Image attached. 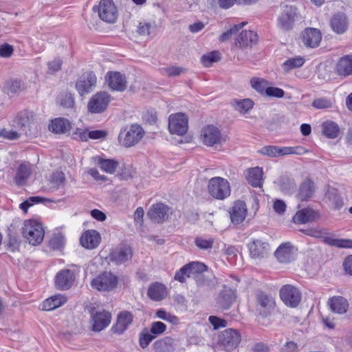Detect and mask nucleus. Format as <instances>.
Returning <instances> with one entry per match:
<instances>
[{
    "mask_svg": "<svg viewBox=\"0 0 352 352\" xmlns=\"http://www.w3.org/2000/svg\"><path fill=\"white\" fill-rule=\"evenodd\" d=\"M297 18V8L295 6L282 5L277 18V26L283 32H289L294 28Z\"/></svg>",
    "mask_w": 352,
    "mask_h": 352,
    "instance_id": "obj_1",
    "label": "nucleus"
},
{
    "mask_svg": "<svg viewBox=\"0 0 352 352\" xmlns=\"http://www.w3.org/2000/svg\"><path fill=\"white\" fill-rule=\"evenodd\" d=\"M90 314V329L94 332H100L106 329L111 321V314L104 309L91 307Z\"/></svg>",
    "mask_w": 352,
    "mask_h": 352,
    "instance_id": "obj_2",
    "label": "nucleus"
},
{
    "mask_svg": "<svg viewBox=\"0 0 352 352\" xmlns=\"http://www.w3.org/2000/svg\"><path fill=\"white\" fill-rule=\"evenodd\" d=\"M44 234L43 226L37 221L28 220L24 222L23 236L30 244L33 245L40 244L43 240Z\"/></svg>",
    "mask_w": 352,
    "mask_h": 352,
    "instance_id": "obj_3",
    "label": "nucleus"
},
{
    "mask_svg": "<svg viewBox=\"0 0 352 352\" xmlns=\"http://www.w3.org/2000/svg\"><path fill=\"white\" fill-rule=\"evenodd\" d=\"M209 194L214 199L222 200L230 195L228 181L221 177L211 178L208 184Z\"/></svg>",
    "mask_w": 352,
    "mask_h": 352,
    "instance_id": "obj_4",
    "label": "nucleus"
},
{
    "mask_svg": "<svg viewBox=\"0 0 352 352\" xmlns=\"http://www.w3.org/2000/svg\"><path fill=\"white\" fill-rule=\"evenodd\" d=\"M241 340V336L237 330L228 329L219 334L218 344L223 350L232 352L238 347Z\"/></svg>",
    "mask_w": 352,
    "mask_h": 352,
    "instance_id": "obj_5",
    "label": "nucleus"
},
{
    "mask_svg": "<svg viewBox=\"0 0 352 352\" xmlns=\"http://www.w3.org/2000/svg\"><path fill=\"white\" fill-rule=\"evenodd\" d=\"M93 10L96 11L101 20L106 23H113L118 18L117 8L112 0H100Z\"/></svg>",
    "mask_w": 352,
    "mask_h": 352,
    "instance_id": "obj_6",
    "label": "nucleus"
},
{
    "mask_svg": "<svg viewBox=\"0 0 352 352\" xmlns=\"http://www.w3.org/2000/svg\"><path fill=\"white\" fill-rule=\"evenodd\" d=\"M118 277L110 272H104L91 281L92 288L98 291H111L116 287Z\"/></svg>",
    "mask_w": 352,
    "mask_h": 352,
    "instance_id": "obj_7",
    "label": "nucleus"
},
{
    "mask_svg": "<svg viewBox=\"0 0 352 352\" xmlns=\"http://www.w3.org/2000/svg\"><path fill=\"white\" fill-rule=\"evenodd\" d=\"M144 134V131L140 125L132 124L128 130L120 133L119 141L125 147H130L138 143Z\"/></svg>",
    "mask_w": 352,
    "mask_h": 352,
    "instance_id": "obj_8",
    "label": "nucleus"
},
{
    "mask_svg": "<svg viewBox=\"0 0 352 352\" xmlns=\"http://www.w3.org/2000/svg\"><path fill=\"white\" fill-rule=\"evenodd\" d=\"M306 151L302 147H279L271 145L263 146L258 151L260 154L270 157H276L289 154L302 155Z\"/></svg>",
    "mask_w": 352,
    "mask_h": 352,
    "instance_id": "obj_9",
    "label": "nucleus"
},
{
    "mask_svg": "<svg viewBox=\"0 0 352 352\" xmlns=\"http://www.w3.org/2000/svg\"><path fill=\"white\" fill-rule=\"evenodd\" d=\"M111 97L105 91H99L94 94L89 100L87 108L91 113H100L107 108Z\"/></svg>",
    "mask_w": 352,
    "mask_h": 352,
    "instance_id": "obj_10",
    "label": "nucleus"
},
{
    "mask_svg": "<svg viewBox=\"0 0 352 352\" xmlns=\"http://www.w3.org/2000/svg\"><path fill=\"white\" fill-rule=\"evenodd\" d=\"M280 297L287 306L296 307L301 300V293L297 287L285 285L280 289Z\"/></svg>",
    "mask_w": 352,
    "mask_h": 352,
    "instance_id": "obj_11",
    "label": "nucleus"
},
{
    "mask_svg": "<svg viewBox=\"0 0 352 352\" xmlns=\"http://www.w3.org/2000/svg\"><path fill=\"white\" fill-rule=\"evenodd\" d=\"M168 130L171 134L183 135L188 131V118L182 113L171 114L168 118Z\"/></svg>",
    "mask_w": 352,
    "mask_h": 352,
    "instance_id": "obj_12",
    "label": "nucleus"
},
{
    "mask_svg": "<svg viewBox=\"0 0 352 352\" xmlns=\"http://www.w3.org/2000/svg\"><path fill=\"white\" fill-rule=\"evenodd\" d=\"M200 139L208 146L220 144L223 140L220 130L213 125H208L201 129Z\"/></svg>",
    "mask_w": 352,
    "mask_h": 352,
    "instance_id": "obj_13",
    "label": "nucleus"
},
{
    "mask_svg": "<svg viewBox=\"0 0 352 352\" xmlns=\"http://www.w3.org/2000/svg\"><path fill=\"white\" fill-rule=\"evenodd\" d=\"M133 315L129 311H122L117 315L116 322L111 327V331L117 335L123 334L132 324Z\"/></svg>",
    "mask_w": 352,
    "mask_h": 352,
    "instance_id": "obj_14",
    "label": "nucleus"
},
{
    "mask_svg": "<svg viewBox=\"0 0 352 352\" xmlns=\"http://www.w3.org/2000/svg\"><path fill=\"white\" fill-rule=\"evenodd\" d=\"M96 76L92 72L83 74L76 83V87L80 96L89 93L96 84Z\"/></svg>",
    "mask_w": 352,
    "mask_h": 352,
    "instance_id": "obj_15",
    "label": "nucleus"
},
{
    "mask_svg": "<svg viewBox=\"0 0 352 352\" xmlns=\"http://www.w3.org/2000/svg\"><path fill=\"white\" fill-rule=\"evenodd\" d=\"M132 249L129 245H122L113 250L109 254V260L116 265L124 264L131 260Z\"/></svg>",
    "mask_w": 352,
    "mask_h": 352,
    "instance_id": "obj_16",
    "label": "nucleus"
},
{
    "mask_svg": "<svg viewBox=\"0 0 352 352\" xmlns=\"http://www.w3.org/2000/svg\"><path fill=\"white\" fill-rule=\"evenodd\" d=\"M108 86L118 91H123L126 88V79L124 74L118 72H109L105 76Z\"/></svg>",
    "mask_w": 352,
    "mask_h": 352,
    "instance_id": "obj_17",
    "label": "nucleus"
},
{
    "mask_svg": "<svg viewBox=\"0 0 352 352\" xmlns=\"http://www.w3.org/2000/svg\"><path fill=\"white\" fill-rule=\"evenodd\" d=\"M301 39L306 47L314 48L319 45L322 34L320 31L316 28H307L302 32Z\"/></svg>",
    "mask_w": 352,
    "mask_h": 352,
    "instance_id": "obj_18",
    "label": "nucleus"
},
{
    "mask_svg": "<svg viewBox=\"0 0 352 352\" xmlns=\"http://www.w3.org/2000/svg\"><path fill=\"white\" fill-rule=\"evenodd\" d=\"M34 115L32 111H23L18 113L13 122L16 127L28 135L31 125L34 124Z\"/></svg>",
    "mask_w": 352,
    "mask_h": 352,
    "instance_id": "obj_19",
    "label": "nucleus"
},
{
    "mask_svg": "<svg viewBox=\"0 0 352 352\" xmlns=\"http://www.w3.org/2000/svg\"><path fill=\"white\" fill-rule=\"evenodd\" d=\"M169 208L164 204L158 203L153 205L147 212V216L155 223L164 222L168 217Z\"/></svg>",
    "mask_w": 352,
    "mask_h": 352,
    "instance_id": "obj_20",
    "label": "nucleus"
},
{
    "mask_svg": "<svg viewBox=\"0 0 352 352\" xmlns=\"http://www.w3.org/2000/svg\"><path fill=\"white\" fill-rule=\"evenodd\" d=\"M248 209L244 201H236L230 209V217L232 223L238 225L241 223L247 216Z\"/></svg>",
    "mask_w": 352,
    "mask_h": 352,
    "instance_id": "obj_21",
    "label": "nucleus"
},
{
    "mask_svg": "<svg viewBox=\"0 0 352 352\" xmlns=\"http://www.w3.org/2000/svg\"><path fill=\"white\" fill-rule=\"evenodd\" d=\"M274 298L263 292H260L256 296V310L263 316H266L270 311L274 307Z\"/></svg>",
    "mask_w": 352,
    "mask_h": 352,
    "instance_id": "obj_22",
    "label": "nucleus"
},
{
    "mask_svg": "<svg viewBox=\"0 0 352 352\" xmlns=\"http://www.w3.org/2000/svg\"><path fill=\"white\" fill-rule=\"evenodd\" d=\"M269 245L261 240L256 239L248 244L250 254L252 258L261 259L268 254Z\"/></svg>",
    "mask_w": 352,
    "mask_h": 352,
    "instance_id": "obj_23",
    "label": "nucleus"
},
{
    "mask_svg": "<svg viewBox=\"0 0 352 352\" xmlns=\"http://www.w3.org/2000/svg\"><path fill=\"white\" fill-rule=\"evenodd\" d=\"M75 276L69 270H64L58 272L56 276L55 283L56 287L61 290H67L73 285Z\"/></svg>",
    "mask_w": 352,
    "mask_h": 352,
    "instance_id": "obj_24",
    "label": "nucleus"
},
{
    "mask_svg": "<svg viewBox=\"0 0 352 352\" xmlns=\"http://www.w3.org/2000/svg\"><path fill=\"white\" fill-rule=\"evenodd\" d=\"M101 236L100 233L94 230H89L84 232L80 239V244L87 249H94L100 244Z\"/></svg>",
    "mask_w": 352,
    "mask_h": 352,
    "instance_id": "obj_25",
    "label": "nucleus"
},
{
    "mask_svg": "<svg viewBox=\"0 0 352 352\" xmlns=\"http://www.w3.org/2000/svg\"><path fill=\"white\" fill-rule=\"evenodd\" d=\"M258 41L257 34L251 30H245L241 32L235 41L236 46L241 48L252 47Z\"/></svg>",
    "mask_w": 352,
    "mask_h": 352,
    "instance_id": "obj_26",
    "label": "nucleus"
},
{
    "mask_svg": "<svg viewBox=\"0 0 352 352\" xmlns=\"http://www.w3.org/2000/svg\"><path fill=\"white\" fill-rule=\"evenodd\" d=\"M318 217V213L315 210L305 208L297 211L292 219L295 223L305 224L315 221Z\"/></svg>",
    "mask_w": 352,
    "mask_h": 352,
    "instance_id": "obj_27",
    "label": "nucleus"
},
{
    "mask_svg": "<svg viewBox=\"0 0 352 352\" xmlns=\"http://www.w3.org/2000/svg\"><path fill=\"white\" fill-rule=\"evenodd\" d=\"M236 298V289L230 287H224L220 296L218 298L217 302L223 309H228L233 303Z\"/></svg>",
    "mask_w": 352,
    "mask_h": 352,
    "instance_id": "obj_28",
    "label": "nucleus"
},
{
    "mask_svg": "<svg viewBox=\"0 0 352 352\" xmlns=\"http://www.w3.org/2000/svg\"><path fill=\"white\" fill-rule=\"evenodd\" d=\"M330 25L335 32L343 34L348 28L347 18L344 14H336L331 18Z\"/></svg>",
    "mask_w": 352,
    "mask_h": 352,
    "instance_id": "obj_29",
    "label": "nucleus"
},
{
    "mask_svg": "<svg viewBox=\"0 0 352 352\" xmlns=\"http://www.w3.org/2000/svg\"><path fill=\"white\" fill-rule=\"evenodd\" d=\"M339 76H348L352 74V56L346 55L342 57L336 67Z\"/></svg>",
    "mask_w": 352,
    "mask_h": 352,
    "instance_id": "obj_30",
    "label": "nucleus"
},
{
    "mask_svg": "<svg viewBox=\"0 0 352 352\" xmlns=\"http://www.w3.org/2000/svg\"><path fill=\"white\" fill-rule=\"evenodd\" d=\"M330 309L334 313L342 314L349 309V303L346 298L342 296H334L329 300Z\"/></svg>",
    "mask_w": 352,
    "mask_h": 352,
    "instance_id": "obj_31",
    "label": "nucleus"
},
{
    "mask_svg": "<svg viewBox=\"0 0 352 352\" xmlns=\"http://www.w3.org/2000/svg\"><path fill=\"white\" fill-rule=\"evenodd\" d=\"M147 295L153 300H162L166 296V288L163 284L156 282L149 286Z\"/></svg>",
    "mask_w": 352,
    "mask_h": 352,
    "instance_id": "obj_32",
    "label": "nucleus"
},
{
    "mask_svg": "<svg viewBox=\"0 0 352 352\" xmlns=\"http://www.w3.org/2000/svg\"><path fill=\"white\" fill-rule=\"evenodd\" d=\"M32 173L31 165L29 163L21 164L14 177V182L17 186H23Z\"/></svg>",
    "mask_w": 352,
    "mask_h": 352,
    "instance_id": "obj_33",
    "label": "nucleus"
},
{
    "mask_svg": "<svg viewBox=\"0 0 352 352\" xmlns=\"http://www.w3.org/2000/svg\"><path fill=\"white\" fill-rule=\"evenodd\" d=\"M155 352H173L175 350V340L166 336L156 340L153 344Z\"/></svg>",
    "mask_w": 352,
    "mask_h": 352,
    "instance_id": "obj_34",
    "label": "nucleus"
},
{
    "mask_svg": "<svg viewBox=\"0 0 352 352\" xmlns=\"http://www.w3.org/2000/svg\"><path fill=\"white\" fill-rule=\"evenodd\" d=\"M276 258L280 263H289L294 259V254L290 244L285 243L280 245L275 252Z\"/></svg>",
    "mask_w": 352,
    "mask_h": 352,
    "instance_id": "obj_35",
    "label": "nucleus"
},
{
    "mask_svg": "<svg viewBox=\"0 0 352 352\" xmlns=\"http://www.w3.org/2000/svg\"><path fill=\"white\" fill-rule=\"evenodd\" d=\"M247 172L246 179L248 183L253 187L261 186L263 173L262 168L256 166L249 168Z\"/></svg>",
    "mask_w": 352,
    "mask_h": 352,
    "instance_id": "obj_36",
    "label": "nucleus"
},
{
    "mask_svg": "<svg viewBox=\"0 0 352 352\" xmlns=\"http://www.w3.org/2000/svg\"><path fill=\"white\" fill-rule=\"evenodd\" d=\"M66 301L67 298L63 295H54L50 298H48L43 302L42 309L45 311H51L55 309L62 306L66 302Z\"/></svg>",
    "mask_w": 352,
    "mask_h": 352,
    "instance_id": "obj_37",
    "label": "nucleus"
},
{
    "mask_svg": "<svg viewBox=\"0 0 352 352\" xmlns=\"http://www.w3.org/2000/svg\"><path fill=\"white\" fill-rule=\"evenodd\" d=\"M71 129L70 122L62 118H55L49 125V129L55 133H65Z\"/></svg>",
    "mask_w": 352,
    "mask_h": 352,
    "instance_id": "obj_38",
    "label": "nucleus"
},
{
    "mask_svg": "<svg viewBox=\"0 0 352 352\" xmlns=\"http://www.w3.org/2000/svg\"><path fill=\"white\" fill-rule=\"evenodd\" d=\"M322 134L329 139H335L338 136L340 132L339 126L334 122L327 120L322 124Z\"/></svg>",
    "mask_w": 352,
    "mask_h": 352,
    "instance_id": "obj_39",
    "label": "nucleus"
},
{
    "mask_svg": "<svg viewBox=\"0 0 352 352\" xmlns=\"http://www.w3.org/2000/svg\"><path fill=\"white\" fill-rule=\"evenodd\" d=\"M314 192V182L309 179H306L301 184L298 195L301 200H306L312 196Z\"/></svg>",
    "mask_w": 352,
    "mask_h": 352,
    "instance_id": "obj_40",
    "label": "nucleus"
},
{
    "mask_svg": "<svg viewBox=\"0 0 352 352\" xmlns=\"http://www.w3.org/2000/svg\"><path fill=\"white\" fill-rule=\"evenodd\" d=\"M95 162L99 164L102 170L111 174L116 171L118 166V162L114 160H103L100 157H96Z\"/></svg>",
    "mask_w": 352,
    "mask_h": 352,
    "instance_id": "obj_41",
    "label": "nucleus"
},
{
    "mask_svg": "<svg viewBox=\"0 0 352 352\" xmlns=\"http://www.w3.org/2000/svg\"><path fill=\"white\" fill-rule=\"evenodd\" d=\"M324 241L331 246L336 247L338 248H352L351 239L325 237Z\"/></svg>",
    "mask_w": 352,
    "mask_h": 352,
    "instance_id": "obj_42",
    "label": "nucleus"
},
{
    "mask_svg": "<svg viewBox=\"0 0 352 352\" xmlns=\"http://www.w3.org/2000/svg\"><path fill=\"white\" fill-rule=\"evenodd\" d=\"M254 102L252 100L246 98L243 100H234L233 107L236 111L241 113H245L253 108Z\"/></svg>",
    "mask_w": 352,
    "mask_h": 352,
    "instance_id": "obj_43",
    "label": "nucleus"
},
{
    "mask_svg": "<svg viewBox=\"0 0 352 352\" xmlns=\"http://www.w3.org/2000/svg\"><path fill=\"white\" fill-rule=\"evenodd\" d=\"M252 87L262 96L265 95V90L267 89L269 82L261 78L254 77L250 79Z\"/></svg>",
    "mask_w": 352,
    "mask_h": 352,
    "instance_id": "obj_44",
    "label": "nucleus"
},
{
    "mask_svg": "<svg viewBox=\"0 0 352 352\" xmlns=\"http://www.w3.org/2000/svg\"><path fill=\"white\" fill-rule=\"evenodd\" d=\"M155 338L154 336L152 335L148 329L144 328L139 335V345L142 349H144L148 347Z\"/></svg>",
    "mask_w": 352,
    "mask_h": 352,
    "instance_id": "obj_45",
    "label": "nucleus"
},
{
    "mask_svg": "<svg viewBox=\"0 0 352 352\" xmlns=\"http://www.w3.org/2000/svg\"><path fill=\"white\" fill-rule=\"evenodd\" d=\"M65 183V174L61 171L54 172L50 179L51 187L54 190H57L64 186Z\"/></svg>",
    "mask_w": 352,
    "mask_h": 352,
    "instance_id": "obj_46",
    "label": "nucleus"
},
{
    "mask_svg": "<svg viewBox=\"0 0 352 352\" xmlns=\"http://www.w3.org/2000/svg\"><path fill=\"white\" fill-rule=\"evenodd\" d=\"M23 87V83L21 80L14 79L6 82L4 89L8 93L14 94L21 91Z\"/></svg>",
    "mask_w": 352,
    "mask_h": 352,
    "instance_id": "obj_47",
    "label": "nucleus"
},
{
    "mask_svg": "<svg viewBox=\"0 0 352 352\" xmlns=\"http://www.w3.org/2000/svg\"><path fill=\"white\" fill-rule=\"evenodd\" d=\"M305 63V59L301 57L292 58L287 60L283 65V69L285 72L291 69L300 67Z\"/></svg>",
    "mask_w": 352,
    "mask_h": 352,
    "instance_id": "obj_48",
    "label": "nucleus"
},
{
    "mask_svg": "<svg viewBox=\"0 0 352 352\" xmlns=\"http://www.w3.org/2000/svg\"><path fill=\"white\" fill-rule=\"evenodd\" d=\"M189 276L201 274L207 270L206 265L200 262H192L186 265Z\"/></svg>",
    "mask_w": 352,
    "mask_h": 352,
    "instance_id": "obj_49",
    "label": "nucleus"
},
{
    "mask_svg": "<svg viewBox=\"0 0 352 352\" xmlns=\"http://www.w3.org/2000/svg\"><path fill=\"white\" fill-rule=\"evenodd\" d=\"M220 53L217 51L211 52L201 56V62L206 67L210 66L213 63L219 60Z\"/></svg>",
    "mask_w": 352,
    "mask_h": 352,
    "instance_id": "obj_50",
    "label": "nucleus"
},
{
    "mask_svg": "<svg viewBox=\"0 0 352 352\" xmlns=\"http://www.w3.org/2000/svg\"><path fill=\"white\" fill-rule=\"evenodd\" d=\"M246 23L243 22L238 25H234L233 27H232L230 30H227L226 32H223L219 37V41L221 42H225L228 40H229L232 35L236 34L238 31L241 29Z\"/></svg>",
    "mask_w": 352,
    "mask_h": 352,
    "instance_id": "obj_51",
    "label": "nucleus"
},
{
    "mask_svg": "<svg viewBox=\"0 0 352 352\" xmlns=\"http://www.w3.org/2000/svg\"><path fill=\"white\" fill-rule=\"evenodd\" d=\"M156 316L157 318L166 320L173 324H177L179 323V318L176 316L168 313L162 309L157 311Z\"/></svg>",
    "mask_w": 352,
    "mask_h": 352,
    "instance_id": "obj_52",
    "label": "nucleus"
},
{
    "mask_svg": "<svg viewBox=\"0 0 352 352\" xmlns=\"http://www.w3.org/2000/svg\"><path fill=\"white\" fill-rule=\"evenodd\" d=\"M214 240L210 237L208 239H204L201 236H198L195 240V245L201 250L211 249L213 246Z\"/></svg>",
    "mask_w": 352,
    "mask_h": 352,
    "instance_id": "obj_53",
    "label": "nucleus"
},
{
    "mask_svg": "<svg viewBox=\"0 0 352 352\" xmlns=\"http://www.w3.org/2000/svg\"><path fill=\"white\" fill-rule=\"evenodd\" d=\"M166 330V325L160 321L153 322L151 325L150 332L155 338L163 334Z\"/></svg>",
    "mask_w": 352,
    "mask_h": 352,
    "instance_id": "obj_54",
    "label": "nucleus"
},
{
    "mask_svg": "<svg viewBox=\"0 0 352 352\" xmlns=\"http://www.w3.org/2000/svg\"><path fill=\"white\" fill-rule=\"evenodd\" d=\"M45 201H47V199L45 198H43L41 197H37V196L30 197L26 201L22 202L20 204L19 207L25 212H27L29 207L33 206L34 204L41 203Z\"/></svg>",
    "mask_w": 352,
    "mask_h": 352,
    "instance_id": "obj_55",
    "label": "nucleus"
},
{
    "mask_svg": "<svg viewBox=\"0 0 352 352\" xmlns=\"http://www.w3.org/2000/svg\"><path fill=\"white\" fill-rule=\"evenodd\" d=\"M311 105L313 107L318 109H329L332 107L333 102L329 99L325 98H319L315 99L312 102Z\"/></svg>",
    "mask_w": 352,
    "mask_h": 352,
    "instance_id": "obj_56",
    "label": "nucleus"
},
{
    "mask_svg": "<svg viewBox=\"0 0 352 352\" xmlns=\"http://www.w3.org/2000/svg\"><path fill=\"white\" fill-rule=\"evenodd\" d=\"M65 243L64 236L61 234H55L49 242V245L53 250H59Z\"/></svg>",
    "mask_w": 352,
    "mask_h": 352,
    "instance_id": "obj_57",
    "label": "nucleus"
},
{
    "mask_svg": "<svg viewBox=\"0 0 352 352\" xmlns=\"http://www.w3.org/2000/svg\"><path fill=\"white\" fill-rule=\"evenodd\" d=\"M186 69L183 67L171 66L162 69V72L168 76L175 77L184 73Z\"/></svg>",
    "mask_w": 352,
    "mask_h": 352,
    "instance_id": "obj_58",
    "label": "nucleus"
},
{
    "mask_svg": "<svg viewBox=\"0 0 352 352\" xmlns=\"http://www.w3.org/2000/svg\"><path fill=\"white\" fill-rule=\"evenodd\" d=\"M250 352H270L267 344L263 342H255L249 346Z\"/></svg>",
    "mask_w": 352,
    "mask_h": 352,
    "instance_id": "obj_59",
    "label": "nucleus"
},
{
    "mask_svg": "<svg viewBox=\"0 0 352 352\" xmlns=\"http://www.w3.org/2000/svg\"><path fill=\"white\" fill-rule=\"evenodd\" d=\"M284 95L285 91H283V89L278 87L268 86L267 89L265 90L264 96L281 98L284 96Z\"/></svg>",
    "mask_w": 352,
    "mask_h": 352,
    "instance_id": "obj_60",
    "label": "nucleus"
},
{
    "mask_svg": "<svg viewBox=\"0 0 352 352\" xmlns=\"http://www.w3.org/2000/svg\"><path fill=\"white\" fill-rule=\"evenodd\" d=\"M208 320L210 323L213 326L214 329L225 327L227 324L226 320L214 316H210Z\"/></svg>",
    "mask_w": 352,
    "mask_h": 352,
    "instance_id": "obj_61",
    "label": "nucleus"
},
{
    "mask_svg": "<svg viewBox=\"0 0 352 352\" xmlns=\"http://www.w3.org/2000/svg\"><path fill=\"white\" fill-rule=\"evenodd\" d=\"M153 28L150 23L141 22L138 26V33L140 35L145 36L151 34V29Z\"/></svg>",
    "mask_w": 352,
    "mask_h": 352,
    "instance_id": "obj_62",
    "label": "nucleus"
},
{
    "mask_svg": "<svg viewBox=\"0 0 352 352\" xmlns=\"http://www.w3.org/2000/svg\"><path fill=\"white\" fill-rule=\"evenodd\" d=\"M14 49L11 45L4 43L0 45V56L2 58H9L13 54Z\"/></svg>",
    "mask_w": 352,
    "mask_h": 352,
    "instance_id": "obj_63",
    "label": "nucleus"
},
{
    "mask_svg": "<svg viewBox=\"0 0 352 352\" xmlns=\"http://www.w3.org/2000/svg\"><path fill=\"white\" fill-rule=\"evenodd\" d=\"M282 352H299L298 345L293 341L287 342L282 348Z\"/></svg>",
    "mask_w": 352,
    "mask_h": 352,
    "instance_id": "obj_64",
    "label": "nucleus"
}]
</instances>
